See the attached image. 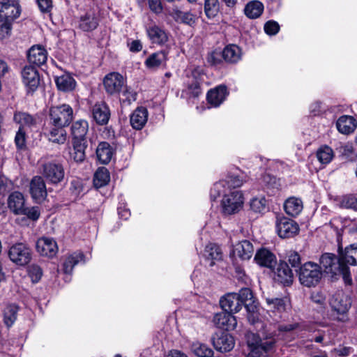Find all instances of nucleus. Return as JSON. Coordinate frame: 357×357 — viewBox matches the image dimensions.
<instances>
[{
	"mask_svg": "<svg viewBox=\"0 0 357 357\" xmlns=\"http://www.w3.org/2000/svg\"><path fill=\"white\" fill-rule=\"evenodd\" d=\"M28 60L31 63L41 66L47 59V52L44 46H31L27 53Z\"/></svg>",
	"mask_w": 357,
	"mask_h": 357,
	"instance_id": "24",
	"label": "nucleus"
},
{
	"mask_svg": "<svg viewBox=\"0 0 357 357\" xmlns=\"http://www.w3.org/2000/svg\"><path fill=\"white\" fill-rule=\"evenodd\" d=\"M147 33L153 43L162 45L165 43L168 39L166 32L157 26L149 27L147 29Z\"/></svg>",
	"mask_w": 357,
	"mask_h": 357,
	"instance_id": "35",
	"label": "nucleus"
},
{
	"mask_svg": "<svg viewBox=\"0 0 357 357\" xmlns=\"http://www.w3.org/2000/svg\"><path fill=\"white\" fill-rule=\"evenodd\" d=\"M222 53L225 61L231 63L238 61L241 55L239 46H225Z\"/></svg>",
	"mask_w": 357,
	"mask_h": 357,
	"instance_id": "42",
	"label": "nucleus"
},
{
	"mask_svg": "<svg viewBox=\"0 0 357 357\" xmlns=\"http://www.w3.org/2000/svg\"><path fill=\"white\" fill-rule=\"evenodd\" d=\"M288 261L289 264L293 268H298L301 266V258L300 255L295 251H291L288 254Z\"/></svg>",
	"mask_w": 357,
	"mask_h": 357,
	"instance_id": "57",
	"label": "nucleus"
},
{
	"mask_svg": "<svg viewBox=\"0 0 357 357\" xmlns=\"http://www.w3.org/2000/svg\"><path fill=\"white\" fill-rule=\"evenodd\" d=\"M337 252L345 264L357 266V243L349 245L344 249L339 244Z\"/></svg>",
	"mask_w": 357,
	"mask_h": 357,
	"instance_id": "23",
	"label": "nucleus"
},
{
	"mask_svg": "<svg viewBox=\"0 0 357 357\" xmlns=\"http://www.w3.org/2000/svg\"><path fill=\"white\" fill-rule=\"evenodd\" d=\"M225 184H227L228 185V188H238L242 185L243 184V180L239 178L238 176H229L227 177L226 181H220L218 183H216L214 185V188L218 191V193L220 194V187H224Z\"/></svg>",
	"mask_w": 357,
	"mask_h": 357,
	"instance_id": "44",
	"label": "nucleus"
},
{
	"mask_svg": "<svg viewBox=\"0 0 357 357\" xmlns=\"http://www.w3.org/2000/svg\"><path fill=\"white\" fill-rule=\"evenodd\" d=\"M22 82L29 91L36 90L40 84V77L38 70L33 66H26L21 72Z\"/></svg>",
	"mask_w": 357,
	"mask_h": 357,
	"instance_id": "14",
	"label": "nucleus"
},
{
	"mask_svg": "<svg viewBox=\"0 0 357 357\" xmlns=\"http://www.w3.org/2000/svg\"><path fill=\"white\" fill-rule=\"evenodd\" d=\"M73 119V108L67 104L52 106L49 109V125L67 127Z\"/></svg>",
	"mask_w": 357,
	"mask_h": 357,
	"instance_id": "5",
	"label": "nucleus"
},
{
	"mask_svg": "<svg viewBox=\"0 0 357 357\" xmlns=\"http://www.w3.org/2000/svg\"><path fill=\"white\" fill-rule=\"evenodd\" d=\"M332 310L331 318L341 322L347 321V312L351 307V301L348 296L342 291L334 294L330 301Z\"/></svg>",
	"mask_w": 357,
	"mask_h": 357,
	"instance_id": "3",
	"label": "nucleus"
},
{
	"mask_svg": "<svg viewBox=\"0 0 357 357\" xmlns=\"http://www.w3.org/2000/svg\"><path fill=\"white\" fill-rule=\"evenodd\" d=\"M206 258L211 259L210 266L214 264L213 260H220L222 259V252L220 248L215 245H208L205 248Z\"/></svg>",
	"mask_w": 357,
	"mask_h": 357,
	"instance_id": "49",
	"label": "nucleus"
},
{
	"mask_svg": "<svg viewBox=\"0 0 357 357\" xmlns=\"http://www.w3.org/2000/svg\"><path fill=\"white\" fill-rule=\"evenodd\" d=\"M311 300L313 303L320 305L321 308H324L326 305V297L321 292H313L311 294Z\"/></svg>",
	"mask_w": 357,
	"mask_h": 357,
	"instance_id": "59",
	"label": "nucleus"
},
{
	"mask_svg": "<svg viewBox=\"0 0 357 357\" xmlns=\"http://www.w3.org/2000/svg\"><path fill=\"white\" fill-rule=\"evenodd\" d=\"M336 127L340 132L349 135L355 130L357 127V122L353 116L343 115L337 119Z\"/></svg>",
	"mask_w": 357,
	"mask_h": 357,
	"instance_id": "27",
	"label": "nucleus"
},
{
	"mask_svg": "<svg viewBox=\"0 0 357 357\" xmlns=\"http://www.w3.org/2000/svg\"><path fill=\"white\" fill-rule=\"evenodd\" d=\"M149 5L150 9L156 13L162 11V6L160 0H149Z\"/></svg>",
	"mask_w": 357,
	"mask_h": 357,
	"instance_id": "64",
	"label": "nucleus"
},
{
	"mask_svg": "<svg viewBox=\"0 0 357 357\" xmlns=\"http://www.w3.org/2000/svg\"><path fill=\"white\" fill-rule=\"evenodd\" d=\"M166 59L165 53L162 51L152 54L146 61L147 66L153 68L159 66Z\"/></svg>",
	"mask_w": 357,
	"mask_h": 357,
	"instance_id": "50",
	"label": "nucleus"
},
{
	"mask_svg": "<svg viewBox=\"0 0 357 357\" xmlns=\"http://www.w3.org/2000/svg\"><path fill=\"white\" fill-rule=\"evenodd\" d=\"M23 212L20 215H26L29 219L36 221L40 215V211L38 206L26 207L23 208Z\"/></svg>",
	"mask_w": 357,
	"mask_h": 357,
	"instance_id": "53",
	"label": "nucleus"
},
{
	"mask_svg": "<svg viewBox=\"0 0 357 357\" xmlns=\"http://www.w3.org/2000/svg\"><path fill=\"white\" fill-rule=\"evenodd\" d=\"M238 298L237 293H228L221 298L220 304L222 310L231 314L239 312L242 307Z\"/></svg>",
	"mask_w": 357,
	"mask_h": 357,
	"instance_id": "20",
	"label": "nucleus"
},
{
	"mask_svg": "<svg viewBox=\"0 0 357 357\" xmlns=\"http://www.w3.org/2000/svg\"><path fill=\"white\" fill-rule=\"evenodd\" d=\"M241 307L245 306L248 312H254L257 307L252 291L249 288H242L237 294Z\"/></svg>",
	"mask_w": 357,
	"mask_h": 357,
	"instance_id": "28",
	"label": "nucleus"
},
{
	"mask_svg": "<svg viewBox=\"0 0 357 357\" xmlns=\"http://www.w3.org/2000/svg\"><path fill=\"white\" fill-rule=\"evenodd\" d=\"M21 11L17 0H5L0 3V17L11 23L20 17Z\"/></svg>",
	"mask_w": 357,
	"mask_h": 357,
	"instance_id": "9",
	"label": "nucleus"
},
{
	"mask_svg": "<svg viewBox=\"0 0 357 357\" xmlns=\"http://www.w3.org/2000/svg\"><path fill=\"white\" fill-rule=\"evenodd\" d=\"M88 123L85 120H79L74 122L71 127V132L74 139H86L88 132Z\"/></svg>",
	"mask_w": 357,
	"mask_h": 357,
	"instance_id": "38",
	"label": "nucleus"
},
{
	"mask_svg": "<svg viewBox=\"0 0 357 357\" xmlns=\"http://www.w3.org/2000/svg\"><path fill=\"white\" fill-rule=\"evenodd\" d=\"M247 342L250 351L245 357H266V352L275 344V335L263 330L259 335L249 334Z\"/></svg>",
	"mask_w": 357,
	"mask_h": 357,
	"instance_id": "1",
	"label": "nucleus"
},
{
	"mask_svg": "<svg viewBox=\"0 0 357 357\" xmlns=\"http://www.w3.org/2000/svg\"><path fill=\"white\" fill-rule=\"evenodd\" d=\"M250 208L256 213H262L266 209V200L264 197H254L250 202Z\"/></svg>",
	"mask_w": 357,
	"mask_h": 357,
	"instance_id": "47",
	"label": "nucleus"
},
{
	"mask_svg": "<svg viewBox=\"0 0 357 357\" xmlns=\"http://www.w3.org/2000/svg\"><path fill=\"white\" fill-rule=\"evenodd\" d=\"M220 10V5L218 0H205L204 2V12L208 18H213L215 17Z\"/></svg>",
	"mask_w": 357,
	"mask_h": 357,
	"instance_id": "48",
	"label": "nucleus"
},
{
	"mask_svg": "<svg viewBox=\"0 0 357 357\" xmlns=\"http://www.w3.org/2000/svg\"><path fill=\"white\" fill-rule=\"evenodd\" d=\"M8 255L13 264L17 266H24L31 261L32 252L26 244L16 243L9 248Z\"/></svg>",
	"mask_w": 357,
	"mask_h": 357,
	"instance_id": "6",
	"label": "nucleus"
},
{
	"mask_svg": "<svg viewBox=\"0 0 357 357\" xmlns=\"http://www.w3.org/2000/svg\"><path fill=\"white\" fill-rule=\"evenodd\" d=\"M342 208L357 210V197L353 195L344 196L340 202Z\"/></svg>",
	"mask_w": 357,
	"mask_h": 357,
	"instance_id": "52",
	"label": "nucleus"
},
{
	"mask_svg": "<svg viewBox=\"0 0 357 357\" xmlns=\"http://www.w3.org/2000/svg\"><path fill=\"white\" fill-rule=\"evenodd\" d=\"M172 15L176 21H180L188 25L195 22V17L189 12H183L178 9H174Z\"/></svg>",
	"mask_w": 357,
	"mask_h": 357,
	"instance_id": "43",
	"label": "nucleus"
},
{
	"mask_svg": "<svg viewBox=\"0 0 357 357\" xmlns=\"http://www.w3.org/2000/svg\"><path fill=\"white\" fill-rule=\"evenodd\" d=\"M264 8V5L261 1L255 0L247 3L244 12L248 17L256 19L261 15Z\"/></svg>",
	"mask_w": 357,
	"mask_h": 357,
	"instance_id": "33",
	"label": "nucleus"
},
{
	"mask_svg": "<svg viewBox=\"0 0 357 357\" xmlns=\"http://www.w3.org/2000/svg\"><path fill=\"white\" fill-rule=\"evenodd\" d=\"M148 111L144 107H137L130 115L131 126L135 130H141L147 122Z\"/></svg>",
	"mask_w": 357,
	"mask_h": 357,
	"instance_id": "26",
	"label": "nucleus"
},
{
	"mask_svg": "<svg viewBox=\"0 0 357 357\" xmlns=\"http://www.w3.org/2000/svg\"><path fill=\"white\" fill-rule=\"evenodd\" d=\"M254 259L259 266L269 268L270 270H273L277 265L275 255L266 248L257 250Z\"/></svg>",
	"mask_w": 357,
	"mask_h": 357,
	"instance_id": "16",
	"label": "nucleus"
},
{
	"mask_svg": "<svg viewBox=\"0 0 357 357\" xmlns=\"http://www.w3.org/2000/svg\"><path fill=\"white\" fill-rule=\"evenodd\" d=\"M276 266V270L274 271V280L284 285L291 284L293 282L294 274L288 264L280 261Z\"/></svg>",
	"mask_w": 357,
	"mask_h": 357,
	"instance_id": "19",
	"label": "nucleus"
},
{
	"mask_svg": "<svg viewBox=\"0 0 357 357\" xmlns=\"http://www.w3.org/2000/svg\"><path fill=\"white\" fill-rule=\"evenodd\" d=\"M104 87L108 94L114 95L121 91L125 86V80L118 73L107 75L103 80Z\"/></svg>",
	"mask_w": 357,
	"mask_h": 357,
	"instance_id": "12",
	"label": "nucleus"
},
{
	"mask_svg": "<svg viewBox=\"0 0 357 357\" xmlns=\"http://www.w3.org/2000/svg\"><path fill=\"white\" fill-rule=\"evenodd\" d=\"M29 192L33 199L38 202L43 201L47 195L44 179L39 176L33 177L30 182Z\"/></svg>",
	"mask_w": 357,
	"mask_h": 357,
	"instance_id": "13",
	"label": "nucleus"
},
{
	"mask_svg": "<svg viewBox=\"0 0 357 357\" xmlns=\"http://www.w3.org/2000/svg\"><path fill=\"white\" fill-rule=\"evenodd\" d=\"M319 263L326 273L331 276L342 275L347 284L352 283L349 267L344 264L339 255L337 257L332 253H324L321 256Z\"/></svg>",
	"mask_w": 357,
	"mask_h": 357,
	"instance_id": "2",
	"label": "nucleus"
},
{
	"mask_svg": "<svg viewBox=\"0 0 357 357\" xmlns=\"http://www.w3.org/2000/svg\"><path fill=\"white\" fill-rule=\"evenodd\" d=\"M12 24L13 23L0 17V40L10 36Z\"/></svg>",
	"mask_w": 357,
	"mask_h": 357,
	"instance_id": "54",
	"label": "nucleus"
},
{
	"mask_svg": "<svg viewBox=\"0 0 357 357\" xmlns=\"http://www.w3.org/2000/svg\"><path fill=\"white\" fill-rule=\"evenodd\" d=\"M190 350L198 357H206L213 351L207 345L199 342H193L190 345Z\"/></svg>",
	"mask_w": 357,
	"mask_h": 357,
	"instance_id": "46",
	"label": "nucleus"
},
{
	"mask_svg": "<svg viewBox=\"0 0 357 357\" xmlns=\"http://www.w3.org/2000/svg\"><path fill=\"white\" fill-rule=\"evenodd\" d=\"M86 148V139H74V142H73V149L74 150L85 153Z\"/></svg>",
	"mask_w": 357,
	"mask_h": 357,
	"instance_id": "62",
	"label": "nucleus"
},
{
	"mask_svg": "<svg viewBox=\"0 0 357 357\" xmlns=\"http://www.w3.org/2000/svg\"><path fill=\"white\" fill-rule=\"evenodd\" d=\"M189 93L193 97H198L201 93L200 82L197 80L188 87Z\"/></svg>",
	"mask_w": 357,
	"mask_h": 357,
	"instance_id": "61",
	"label": "nucleus"
},
{
	"mask_svg": "<svg viewBox=\"0 0 357 357\" xmlns=\"http://www.w3.org/2000/svg\"><path fill=\"white\" fill-rule=\"evenodd\" d=\"M18 310V306L15 304L8 305L4 308L3 322L7 327H11L17 320Z\"/></svg>",
	"mask_w": 357,
	"mask_h": 357,
	"instance_id": "37",
	"label": "nucleus"
},
{
	"mask_svg": "<svg viewBox=\"0 0 357 357\" xmlns=\"http://www.w3.org/2000/svg\"><path fill=\"white\" fill-rule=\"evenodd\" d=\"M276 231L282 238H289L296 236L299 231L298 225L293 220L279 216L275 222Z\"/></svg>",
	"mask_w": 357,
	"mask_h": 357,
	"instance_id": "7",
	"label": "nucleus"
},
{
	"mask_svg": "<svg viewBox=\"0 0 357 357\" xmlns=\"http://www.w3.org/2000/svg\"><path fill=\"white\" fill-rule=\"evenodd\" d=\"M223 60H225V57L222 51H213L208 54L207 58L208 63L211 66L220 64Z\"/></svg>",
	"mask_w": 357,
	"mask_h": 357,
	"instance_id": "56",
	"label": "nucleus"
},
{
	"mask_svg": "<svg viewBox=\"0 0 357 357\" xmlns=\"http://www.w3.org/2000/svg\"><path fill=\"white\" fill-rule=\"evenodd\" d=\"M227 95V87L220 85L208 92L207 100L211 105L218 107L225 100Z\"/></svg>",
	"mask_w": 357,
	"mask_h": 357,
	"instance_id": "25",
	"label": "nucleus"
},
{
	"mask_svg": "<svg viewBox=\"0 0 357 357\" xmlns=\"http://www.w3.org/2000/svg\"><path fill=\"white\" fill-rule=\"evenodd\" d=\"M285 212L291 216L298 215L303 210L301 199L291 197L286 200L284 204Z\"/></svg>",
	"mask_w": 357,
	"mask_h": 357,
	"instance_id": "36",
	"label": "nucleus"
},
{
	"mask_svg": "<svg viewBox=\"0 0 357 357\" xmlns=\"http://www.w3.org/2000/svg\"><path fill=\"white\" fill-rule=\"evenodd\" d=\"M121 93L122 97L120 98V100L123 102H127L129 105L136 100L137 93L126 86L121 90Z\"/></svg>",
	"mask_w": 357,
	"mask_h": 357,
	"instance_id": "55",
	"label": "nucleus"
},
{
	"mask_svg": "<svg viewBox=\"0 0 357 357\" xmlns=\"http://www.w3.org/2000/svg\"><path fill=\"white\" fill-rule=\"evenodd\" d=\"M37 3L40 10L43 13H47L50 11L52 7V0H36Z\"/></svg>",
	"mask_w": 357,
	"mask_h": 357,
	"instance_id": "60",
	"label": "nucleus"
},
{
	"mask_svg": "<svg viewBox=\"0 0 357 357\" xmlns=\"http://www.w3.org/2000/svg\"><path fill=\"white\" fill-rule=\"evenodd\" d=\"M213 322L220 328L226 331H232L235 329L237 325L236 317L227 312H222L214 315Z\"/></svg>",
	"mask_w": 357,
	"mask_h": 357,
	"instance_id": "17",
	"label": "nucleus"
},
{
	"mask_svg": "<svg viewBox=\"0 0 357 357\" xmlns=\"http://www.w3.org/2000/svg\"><path fill=\"white\" fill-rule=\"evenodd\" d=\"M321 277V268L316 263L312 261L305 262L298 269L299 281L307 287L317 285Z\"/></svg>",
	"mask_w": 357,
	"mask_h": 357,
	"instance_id": "4",
	"label": "nucleus"
},
{
	"mask_svg": "<svg viewBox=\"0 0 357 357\" xmlns=\"http://www.w3.org/2000/svg\"><path fill=\"white\" fill-rule=\"evenodd\" d=\"M243 204V197L240 191L234 190L225 195L222 199L223 211L225 214H233L240 211Z\"/></svg>",
	"mask_w": 357,
	"mask_h": 357,
	"instance_id": "8",
	"label": "nucleus"
},
{
	"mask_svg": "<svg viewBox=\"0 0 357 357\" xmlns=\"http://www.w3.org/2000/svg\"><path fill=\"white\" fill-rule=\"evenodd\" d=\"M84 256L82 252H75L69 255L63 264V273L66 274H71L74 266L79 261L84 260Z\"/></svg>",
	"mask_w": 357,
	"mask_h": 357,
	"instance_id": "40",
	"label": "nucleus"
},
{
	"mask_svg": "<svg viewBox=\"0 0 357 357\" xmlns=\"http://www.w3.org/2000/svg\"><path fill=\"white\" fill-rule=\"evenodd\" d=\"M55 82L59 90L68 92L73 91L76 86V82L69 73H64L55 78Z\"/></svg>",
	"mask_w": 357,
	"mask_h": 357,
	"instance_id": "29",
	"label": "nucleus"
},
{
	"mask_svg": "<svg viewBox=\"0 0 357 357\" xmlns=\"http://www.w3.org/2000/svg\"><path fill=\"white\" fill-rule=\"evenodd\" d=\"M93 118L99 125H106L111 116L110 110L108 105L101 102L95 104L92 109Z\"/></svg>",
	"mask_w": 357,
	"mask_h": 357,
	"instance_id": "21",
	"label": "nucleus"
},
{
	"mask_svg": "<svg viewBox=\"0 0 357 357\" xmlns=\"http://www.w3.org/2000/svg\"><path fill=\"white\" fill-rule=\"evenodd\" d=\"M265 299L268 311L280 314L286 310L288 303L286 298L266 297Z\"/></svg>",
	"mask_w": 357,
	"mask_h": 357,
	"instance_id": "30",
	"label": "nucleus"
},
{
	"mask_svg": "<svg viewBox=\"0 0 357 357\" xmlns=\"http://www.w3.org/2000/svg\"><path fill=\"white\" fill-rule=\"evenodd\" d=\"M280 30L278 23L273 20H269L264 24V31L268 35H275Z\"/></svg>",
	"mask_w": 357,
	"mask_h": 357,
	"instance_id": "58",
	"label": "nucleus"
},
{
	"mask_svg": "<svg viewBox=\"0 0 357 357\" xmlns=\"http://www.w3.org/2000/svg\"><path fill=\"white\" fill-rule=\"evenodd\" d=\"M14 141L18 151H23L26 149V132L22 127H20L17 131Z\"/></svg>",
	"mask_w": 357,
	"mask_h": 357,
	"instance_id": "51",
	"label": "nucleus"
},
{
	"mask_svg": "<svg viewBox=\"0 0 357 357\" xmlns=\"http://www.w3.org/2000/svg\"><path fill=\"white\" fill-rule=\"evenodd\" d=\"M214 348L220 352H229L235 345L234 337L228 333L220 332L215 333L212 337Z\"/></svg>",
	"mask_w": 357,
	"mask_h": 357,
	"instance_id": "11",
	"label": "nucleus"
},
{
	"mask_svg": "<svg viewBox=\"0 0 357 357\" xmlns=\"http://www.w3.org/2000/svg\"><path fill=\"white\" fill-rule=\"evenodd\" d=\"M36 250L43 256L53 257L58 252V247L53 238L43 237L36 242Z\"/></svg>",
	"mask_w": 357,
	"mask_h": 357,
	"instance_id": "15",
	"label": "nucleus"
},
{
	"mask_svg": "<svg viewBox=\"0 0 357 357\" xmlns=\"http://www.w3.org/2000/svg\"><path fill=\"white\" fill-rule=\"evenodd\" d=\"M64 126L49 125L45 128V135L50 142L54 144H63L67 138Z\"/></svg>",
	"mask_w": 357,
	"mask_h": 357,
	"instance_id": "18",
	"label": "nucleus"
},
{
	"mask_svg": "<svg viewBox=\"0 0 357 357\" xmlns=\"http://www.w3.org/2000/svg\"><path fill=\"white\" fill-rule=\"evenodd\" d=\"M110 180L109 173L105 167L98 168L93 178V183L96 188H101L107 185Z\"/></svg>",
	"mask_w": 357,
	"mask_h": 357,
	"instance_id": "41",
	"label": "nucleus"
},
{
	"mask_svg": "<svg viewBox=\"0 0 357 357\" xmlns=\"http://www.w3.org/2000/svg\"><path fill=\"white\" fill-rule=\"evenodd\" d=\"M333 156V149L328 146H323L317 151V158L321 164H328Z\"/></svg>",
	"mask_w": 357,
	"mask_h": 357,
	"instance_id": "45",
	"label": "nucleus"
},
{
	"mask_svg": "<svg viewBox=\"0 0 357 357\" xmlns=\"http://www.w3.org/2000/svg\"><path fill=\"white\" fill-rule=\"evenodd\" d=\"M30 274L32 278L35 277L36 281H38L42 277L43 271L40 266L34 265L31 267Z\"/></svg>",
	"mask_w": 357,
	"mask_h": 357,
	"instance_id": "63",
	"label": "nucleus"
},
{
	"mask_svg": "<svg viewBox=\"0 0 357 357\" xmlns=\"http://www.w3.org/2000/svg\"><path fill=\"white\" fill-rule=\"evenodd\" d=\"M234 252L241 259L247 260L252 256L254 248L249 241L244 240L236 245Z\"/></svg>",
	"mask_w": 357,
	"mask_h": 357,
	"instance_id": "32",
	"label": "nucleus"
},
{
	"mask_svg": "<svg viewBox=\"0 0 357 357\" xmlns=\"http://www.w3.org/2000/svg\"><path fill=\"white\" fill-rule=\"evenodd\" d=\"M7 204L10 211L15 215H20L23 212L22 210L25 206L24 195L19 191L11 192L8 197Z\"/></svg>",
	"mask_w": 357,
	"mask_h": 357,
	"instance_id": "22",
	"label": "nucleus"
},
{
	"mask_svg": "<svg viewBox=\"0 0 357 357\" xmlns=\"http://www.w3.org/2000/svg\"><path fill=\"white\" fill-rule=\"evenodd\" d=\"M13 120L23 129L24 127H32L36 124V120L33 116L22 112H16L14 114Z\"/></svg>",
	"mask_w": 357,
	"mask_h": 357,
	"instance_id": "39",
	"label": "nucleus"
},
{
	"mask_svg": "<svg viewBox=\"0 0 357 357\" xmlns=\"http://www.w3.org/2000/svg\"><path fill=\"white\" fill-rule=\"evenodd\" d=\"M113 154V149L108 142H100L96 149L97 158L102 164L109 162Z\"/></svg>",
	"mask_w": 357,
	"mask_h": 357,
	"instance_id": "31",
	"label": "nucleus"
},
{
	"mask_svg": "<svg viewBox=\"0 0 357 357\" xmlns=\"http://www.w3.org/2000/svg\"><path fill=\"white\" fill-rule=\"evenodd\" d=\"M43 175L47 181L57 184L64 178V169L59 163L47 162L43 166Z\"/></svg>",
	"mask_w": 357,
	"mask_h": 357,
	"instance_id": "10",
	"label": "nucleus"
},
{
	"mask_svg": "<svg viewBox=\"0 0 357 357\" xmlns=\"http://www.w3.org/2000/svg\"><path fill=\"white\" fill-rule=\"evenodd\" d=\"M98 25V20L93 12H87L82 16L79 22V27L84 31H90Z\"/></svg>",
	"mask_w": 357,
	"mask_h": 357,
	"instance_id": "34",
	"label": "nucleus"
}]
</instances>
